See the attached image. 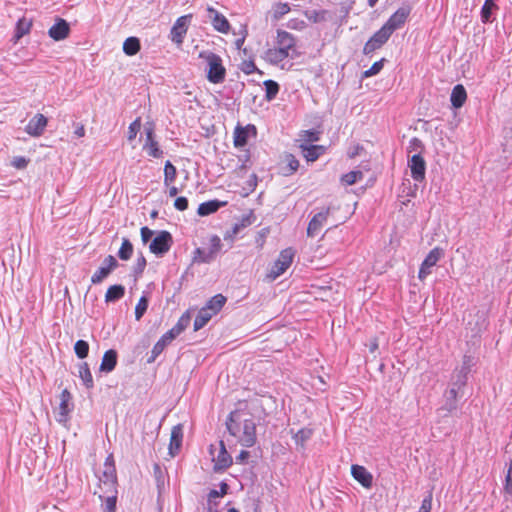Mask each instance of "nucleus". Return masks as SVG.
Instances as JSON below:
<instances>
[{
    "mask_svg": "<svg viewBox=\"0 0 512 512\" xmlns=\"http://www.w3.org/2000/svg\"><path fill=\"white\" fill-rule=\"evenodd\" d=\"M466 384L464 381L459 383L457 378L451 376L449 388L444 393V404L438 409L442 417H447L457 410L458 400L464 396L463 388Z\"/></svg>",
    "mask_w": 512,
    "mask_h": 512,
    "instance_id": "f257e3e1",
    "label": "nucleus"
},
{
    "mask_svg": "<svg viewBox=\"0 0 512 512\" xmlns=\"http://www.w3.org/2000/svg\"><path fill=\"white\" fill-rule=\"evenodd\" d=\"M199 58L205 60L207 63V79L209 82L219 84L225 80L226 69L223 66L222 59L219 55L212 51H201L199 53Z\"/></svg>",
    "mask_w": 512,
    "mask_h": 512,
    "instance_id": "f03ea898",
    "label": "nucleus"
},
{
    "mask_svg": "<svg viewBox=\"0 0 512 512\" xmlns=\"http://www.w3.org/2000/svg\"><path fill=\"white\" fill-rule=\"evenodd\" d=\"M295 256V250L291 247L283 249L276 261L274 262L271 270L269 272V277L272 280H275L280 275H282L292 264L293 258Z\"/></svg>",
    "mask_w": 512,
    "mask_h": 512,
    "instance_id": "7ed1b4c3",
    "label": "nucleus"
},
{
    "mask_svg": "<svg viewBox=\"0 0 512 512\" xmlns=\"http://www.w3.org/2000/svg\"><path fill=\"white\" fill-rule=\"evenodd\" d=\"M444 256V250L440 247L433 248L428 255L423 260L419 272L418 278L419 280H425L431 273L432 268L437 264V262Z\"/></svg>",
    "mask_w": 512,
    "mask_h": 512,
    "instance_id": "20e7f679",
    "label": "nucleus"
},
{
    "mask_svg": "<svg viewBox=\"0 0 512 512\" xmlns=\"http://www.w3.org/2000/svg\"><path fill=\"white\" fill-rule=\"evenodd\" d=\"M410 12L411 9L409 6L400 7L388 18L383 27L392 35L396 30L404 26Z\"/></svg>",
    "mask_w": 512,
    "mask_h": 512,
    "instance_id": "39448f33",
    "label": "nucleus"
},
{
    "mask_svg": "<svg viewBox=\"0 0 512 512\" xmlns=\"http://www.w3.org/2000/svg\"><path fill=\"white\" fill-rule=\"evenodd\" d=\"M173 245V238L170 232L160 231L157 236L152 240L149 249L156 255H164Z\"/></svg>",
    "mask_w": 512,
    "mask_h": 512,
    "instance_id": "423d86ee",
    "label": "nucleus"
},
{
    "mask_svg": "<svg viewBox=\"0 0 512 512\" xmlns=\"http://www.w3.org/2000/svg\"><path fill=\"white\" fill-rule=\"evenodd\" d=\"M192 19V15H183L179 17L170 30V39L173 43L177 45H181L183 43L184 37L187 33L190 21Z\"/></svg>",
    "mask_w": 512,
    "mask_h": 512,
    "instance_id": "0eeeda50",
    "label": "nucleus"
},
{
    "mask_svg": "<svg viewBox=\"0 0 512 512\" xmlns=\"http://www.w3.org/2000/svg\"><path fill=\"white\" fill-rule=\"evenodd\" d=\"M391 37V34L382 26L376 31L363 47V53L370 55L374 51L380 49Z\"/></svg>",
    "mask_w": 512,
    "mask_h": 512,
    "instance_id": "6e6552de",
    "label": "nucleus"
},
{
    "mask_svg": "<svg viewBox=\"0 0 512 512\" xmlns=\"http://www.w3.org/2000/svg\"><path fill=\"white\" fill-rule=\"evenodd\" d=\"M71 400V393L67 389H64L60 394V405L56 416L57 422L65 424L69 421L70 413L74 409V404Z\"/></svg>",
    "mask_w": 512,
    "mask_h": 512,
    "instance_id": "1a4fd4ad",
    "label": "nucleus"
},
{
    "mask_svg": "<svg viewBox=\"0 0 512 512\" xmlns=\"http://www.w3.org/2000/svg\"><path fill=\"white\" fill-rule=\"evenodd\" d=\"M331 207L322 208L321 211L316 213L308 223L307 236L315 237L319 234L324 224L327 222L328 216L330 215Z\"/></svg>",
    "mask_w": 512,
    "mask_h": 512,
    "instance_id": "9d476101",
    "label": "nucleus"
},
{
    "mask_svg": "<svg viewBox=\"0 0 512 512\" xmlns=\"http://www.w3.org/2000/svg\"><path fill=\"white\" fill-rule=\"evenodd\" d=\"M256 424L253 419L243 420L242 430L239 435V443L244 447H252L256 443Z\"/></svg>",
    "mask_w": 512,
    "mask_h": 512,
    "instance_id": "9b49d317",
    "label": "nucleus"
},
{
    "mask_svg": "<svg viewBox=\"0 0 512 512\" xmlns=\"http://www.w3.org/2000/svg\"><path fill=\"white\" fill-rule=\"evenodd\" d=\"M119 263L113 255H108L103 265L92 275V284H100L109 274L118 267Z\"/></svg>",
    "mask_w": 512,
    "mask_h": 512,
    "instance_id": "f8f14e48",
    "label": "nucleus"
},
{
    "mask_svg": "<svg viewBox=\"0 0 512 512\" xmlns=\"http://www.w3.org/2000/svg\"><path fill=\"white\" fill-rule=\"evenodd\" d=\"M144 130L146 133V141L143 145V150L147 151L148 155L153 158H161L163 156V151L155 140L153 124L146 125Z\"/></svg>",
    "mask_w": 512,
    "mask_h": 512,
    "instance_id": "ddd939ff",
    "label": "nucleus"
},
{
    "mask_svg": "<svg viewBox=\"0 0 512 512\" xmlns=\"http://www.w3.org/2000/svg\"><path fill=\"white\" fill-rule=\"evenodd\" d=\"M71 29L69 23L60 17L55 18V23L49 28L48 35L54 41H61L70 35Z\"/></svg>",
    "mask_w": 512,
    "mask_h": 512,
    "instance_id": "4468645a",
    "label": "nucleus"
},
{
    "mask_svg": "<svg viewBox=\"0 0 512 512\" xmlns=\"http://www.w3.org/2000/svg\"><path fill=\"white\" fill-rule=\"evenodd\" d=\"M408 166L411 170V176L415 181L422 182L425 179L426 162L421 154H414L408 160Z\"/></svg>",
    "mask_w": 512,
    "mask_h": 512,
    "instance_id": "2eb2a0df",
    "label": "nucleus"
},
{
    "mask_svg": "<svg viewBox=\"0 0 512 512\" xmlns=\"http://www.w3.org/2000/svg\"><path fill=\"white\" fill-rule=\"evenodd\" d=\"M298 56L299 53H290L289 51L277 46L266 50L264 59L272 65H279L287 58L295 59Z\"/></svg>",
    "mask_w": 512,
    "mask_h": 512,
    "instance_id": "dca6fc26",
    "label": "nucleus"
},
{
    "mask_svg": "<svg viewBox=\"0 0 512 512\" xmlns=\"http://www.w3.org/2000/svg\"><path fill=\"white\" fill-rule=\"evenodd\" d=\"M48 119L41 113H37L32 117L25 127V132L32 137H40L43 135L47 126Z\"/></svg>",
    "mask_w": 512,
    "mask_h": 512,
    "instance_id": "f3484780",
    "label": "nucleus"
},
{
    "mask_svg": "<svg viewBox=\"0 0 512 512\" xmlns=\"http://www.w3.org/2000/svg\"><path fill=\"white\" fill-rule=\"evenodd\" d=\"M214 466L213 470L215 472L225 471L227 468H229L232 463V457L227 452L225 444L223 441H220V450L216 458L213 459Z\"/></svg>",
    "mask_w": 512,
    "mask_h": 512,
    "instance_id": "a211bd4d",
    "label": "nucleus"
},
{
    "mask_svg": "<svg viewBox=\"0 0 512 512\" xmlns=\"http://www.w3.org/2000/svg\"><path fill=\"white\" fill-rule=\"evenodd\" d=\"M207 12L215 30L221 33H227L229 31L230 24L223 14L210 6L207 8Z\"/></svg>",
    "mask_w": 512,
    "mask_h": 512,
    "instance_id": "6ab92c4d",
    "label": "nucleus"
},
{
    "mask_svg": "<svg viewBox=\"0 0 512 512\" xmlns=\"http://www.w3.org/2000/svg\"><path fill=\"white\" fill-rule=\"evenodd\" d=\"M351 474L363 487L371 488L373 484L372 474L361 465L354 464L351 466Z\"/></svg>",
    "mask_w": 512,
    "mask_h": 512,
    "instance_id": "aec40b11",
    "label": "nucleus"
},
{
    "mask_svg": "<svg viewBox=\"0 0 512 512\" xmlns=\"http://www.w3.org/2000/svg\"><path fill=\"white\" fill-rule=\"evenodd\" d=\"M276 44L290 53H298L296 51V39L287 31L280 29L277 31Z\"/></svg>",
    "mask_w": 512,
    "mask_h": 512,
    "instance_id": "412c9836",
    "label": "nucleus"
},
{
    "mask_svg": "<svg viewBox=\"0 0 512 512\" xmlns=\"http://www.w3.org/2000/svg\"><path fill=\"white\" fill-rule=\"evenodd\" d=\"M175 339L172 333L167 331L161 338L155 343L151 350V355L147 359L148 363H153L156 358L164 351V349Z\"/></svg>",
    "mask_w": 512,
    "mask_h": 512,
    "instance_id": "4be33fe9",
    "label": "nucleus"
},
{
    "mask_svg": "<svg viewBox=\"0 0 512 512\" xmlns=\"http://www.w3.org/2000/svg\"><path fill=\"white\" fill-rule=\"evenodd\" d=\"M474 365V358L470 355H464L462 365L460 368H456L451 376L457 378V381L461 383L464 381L467 383L468 374L471 372V368Z\"/></svg>",
    "mask_w": 512,
    "mask_h": 512,
    "instance_id": "5701e85b",
    "label": "nucleus"
},
{
    "mask_svg": "<svg viewBox=\"0 0 512 512\" xmlns=\"http://www.w3.org/2000/svg\"><path fill=\"white\" fill-rule=\"evenodd\" d=\"M474 365V358L470 355H464L462 365L460 368H456L451 376L457 378V381L461 383L464 381L467 383L468 374L471 372V368Z\"/></svg>",
    "mask_w": 512,
    "mask_h": 512,
    "instance_id": "b1692460",
    "label": "nucleus"
},
{
    "mask_svg": "<svg viewBox=\"0 0 512 512\" xmlns=\"http://www.w3.org/2000/svg\"><path fill=\"white\" fill-rule=\"evenodd\" d=\"M242 425L243 421L240 418V412L237 410L230 412L226 420V428L229 434L239 439Z\"/></svg>",
    "mask_w": 512,
    "mask_h": 512,
    "instance_id": "393cba45",
    "label": "nucleus"
},
{
    "mask_svg": "<svg viewBox=\"0 0 512 512\" xmlns=\"http://www.w3.org/2000/svg\"><path fill=\"white\" fill-rule=\"evenodd\" d=\"M183 440V428L181 424H178L172 428L170 443H169V453L172 457H174L180 450Z\"/></svg>",
    "mask_w": 512,
    "mask_h": 512,
    "instance_id": "a878e982",
    "label": "nucleus"
},
{
    "mask_svg": "<svg viewBox=\"0 0 512 512\" xmlns=\"http://www.w3.org/2000/svg\"><path fill=\"white\" fill-rule=\"evenodd\" d=\"M299 148L308 162L316 161L325 152V147L322 145L301 143Z\"/></svg>",
    "mask_w": 512,
    "mask_h": 512,
    "instance_id": "bb28decb",
    "label": "nucleus"
},
{
    "mask_svg": "<svg viewBox=\"0 0 512 512\" xmlns=\"http://www.w3.org/2000/svg\"><path fill=\"white\" fill-rule=\"evenodd\" d=\"M117 359H118V354H117L116 350H114V349L107 350L102 357V361L100 364V371L105 372V373L112 372L117 365Z\"/></svg>",
    "mask_w": 512,
    "mask_h": 512,
    "instance_id": "cd10ccee",
    "label": "nucleus"
},
{
    "mask_svg": "<svg viewBox=\"0 0 512 512\" xmlns=\"http://www.w3.org/2000/svg\"><path fill=\"white\" fill-rule=\"evenodd\" d=\"M256 134V127L254 125H247L246 127L237 126L234 130V146L243 147L247 144L249 137V130Z\"/></svg>",
    "mask_w": 512,
    "mask_h": 512,
    "instance_id": "c85d7f7f",
    "label": "nucleus"
},
{
    "mask_svg": "<svg viewBox=\"0 0 512 512\" xmlns=\"http://www.w3.org/2000/svg\"><path fill=\"white\" fill-rule=\"evenodd\" d=\"M467 99V93L463 85L458 84L452 89L450 101L454 108H461Z\"/></svg>",
    "mask_w": 512,
    "mask_h": 512,
    "instance_id": "c756f323",
    "label": "nucleus"
},
{
    "mask_svg": "<svg viewBox=\"0 0 512 512\" xmlns=\"http://www.w3.org/2000/svg\"><path fill=\"white\" fill-rule=\"evenodd\" d=\"M499 7L493 0H485L481 11L480 18L482 23H491L493 21L492 15L494 12L498 11Z\"/></svg>",
    "mask_w": 512,
    "mask_h": 512,
    "instance_id": "7c9ffc66",
    "label": "nucleus"
},
{
    "mask_svg": "<svg viewBox=\"0 0 512 512\" xmlns=\"http://www.w3.org/2000/svg\"><path fill=\"white\" fill-rule=\"evenodd\" d=\"M226 301L227 298L224 295L216 294L206 303L204 308L214 316L221 311Z\"/></svg>",
    "mask_w": 512,
    "mask_h": 512,
    "instance_id": "2f4dec72",
    "label": "nucleus"
},
{
    "mask_svg": "<svg viewBox=\"0 0 512 512\" xmlns=\"http://www.w3.org/2000/svg\"><path fill=\"white\" fill-rule=\"evenodd\" d=\"M225 204V202H220L218 200H210L207 202H203L199 205L197 213L200 216H207L212 213H215L216 211H218L220 207L224 206Z\"/></svg>",
    "mask_w": 512,
    "mask_h": 512,
    "instance_id": "473e14b6",
    "label": "nucleus"
},
{
    "mask_svg": "<svg viewBox=\"0 0 512 512\" xmlns=\"http://www.w3.org/2000/svg\"><path fill=\"white\" fill-rule=\"evenodd\" d=\"M78 376L87 389L94 387V381L88 363L83 362L79 365Z\"/></svg>",
    "mask_w": 512,
    "mask_h": 512,
    "instance_id": "72a5a7b5",
    "label": "nucleus"
},
{
    "mask_svg": "<svg viewBox=\"0 0 512 512\" xmlns=\"http://www.w3.org/2000/svg\"><path fill=\"white\" fill-rule=\"evenodd\" d=\"M125 295V287L120 284L110 286L105 294V301L107 303L116 302Z\"/></svg>",
    "mask_w": 512,
    "mask_h": 512,
    "instance_id": "f704fd0d",
    "label": "nucleus"
},
{
    "mask_svg": "<svg viewBox=\"0 0 512 512\" xmlns=\"http://www.w3.org/2000/svg\"><path fill=\"white\" fill-rule=\"evenodd\" d=\"M141 48L140 40L137 37H128L123 43V52L127 56L136 55Z\"/></svg>",
    "mask_w": 512,
    "mask_h": 512,
    "instance_id": "c9c22d12",
    "label": "nucleus"
},
{
    "mask_svg": "<svg viewBox=\"0 0 512 512\" xmlns=\"http://www.w3.org/2000/svg\"><path fill=\"white\" fill-rule=\"evenodd\" d=\"M312 435L313 429L305 427L298 430L294 434L293 439L295 440V444L297 445V447L305 449V444L312 437Z\"/></svg>",
    "mask_w": 512,
    "mask_h": 512,
    "instance_id": "e433bc0d",
    "label": "nucleus"
},
{
    "mask_svg": "<svg viewBox=\"0 0 512 512\" xmlns=\"http://www.w3.org/2000/svg\"><path fill=\"white\" fill-rule=\"evenodd\" d=\"M304 16L312 23L324 22L327 19L328 11L321 9H307L303 12Z\"/></svg>",
    "mask_w": 512,
    "mask_h": 512,
    "instance_id": "4c0bfd02",
    "label": "nucleus"
},
{
    "mask_svg": "<svg viewBox=\"0 0 512 512\" xmlns=\"http://www.w3.org/2000/svg\"><path fill=\"white\" fill-rule=\"evenodd\" d=\"M212 317L213 315L210 312H208L204 307H202L194 320V330L198 331L202 329L211 320Z\"/></svg>",
    "mask_w": 512,
    "mask_h": 512,
    "instance_id": "58836bf2",
    "label": "nucleus"
},
{
    "mask_svg": "<svg viewBox=\"0 0 512 512\" xmlns=\"http://www.w3.org/2000/svg\"><path fill=\"white\" fill-rule=\"evenodd\" d=\"M190 324V316L185 313L177 321V323L168 330L176 338L179 336Z\"/></svg>",
    "mask_w": 512,
    "mask_h": 512,
    "instance_id": "ea45409f",
    "label": "nucleus"
},
{
    "mask_svg": "<svg viewBox=\"0 0 512 512\" xmlns=\"http://www.w3.org/2000/svg\"><path fill=\"white\" fill-rule=\"evenodd\" d=\"M31 27H32L31 20L26 19L25 17L19 19L16 24L15 38L20 39L24 35L28 34L30 32Z\"/></svg>",
    "mask_w": 512,
    "mask_h": 512,
    "instance_id": "a19ab883",
    "label": "nucleus"
},
{
    "mask_svg": "<svg viewBox=\"0 0 512 512\" xmlns=\"http://www.w3.org/2000/svg\"><path fill=\"white\" fill-rule=\"evenodd\" d=\"M132 254L133 244L130 242L129 239L123 238L122 245L117 253L118 257L123 261H127L132 257Z\"/></svg>",
    "mask_w": 512,
    "mask_h": 512,
    "instance_id": "79ce46f5",
    "label": "nucleus"
},
{
    "mask_svg": "<svg viewBox=\"0 0 512 512\" xmlns=\"http://www.w3.org/2000/svg\"><path fill=\"white\" fill-rule=\"evenodd\" d=\"M264 87H265V98L267 101H272L275 99L277 94L279 93L280 86L279 84L274 80H265L264 81Z\"/></svg>",
    "mask_w": 512,
    "mask_h": 512,
    "instance_id": "37998d69",
    "label": "nucleus"
},
{
    "mask_svg": "<svg viewBox=\"0 0 512 512\" xmlns=\"http://www.w3.org/2000/svg\"><path fill=\"white\" fill-rule=\"evenodd\" d=\"M177 177L176 167L170 162L166 161L164 166V185L170 186Z\"/></svg>",
    "mask_w": 512,
    "mask_h": 512,
    "instance_id": "c03bdc74",
    "label": "nucleus"
},
{
    "mask_svg": "<svg viewBox=\"0 0 512 512\" xmlns=\"http://www.w3.org/2000/svg\"><path fill=\"white\" fill-rule=\"evenodd\" d=\"M193 254V261L196 263H211L215 260L213 255L203 248H196Z\"/></svg>",
    "mask_w": 512,
    "mask_h": 512,
    "instance_id": "a18cd8bd",
    "label": "nucleus"
},
{
    "mask_svg": "<svg viewBox=\"0 0 512 512\" xmlns=\"http://www.w3.org/2000/svg\"><path fill=\"white\" fill-rule=\"evenodd\" d=\"M363 172L360 170L350 171L341 177V181L346 185H353L356 182L362 180Z\"/></svg>",
    "mask_w": 512,
    "mask_h": 512,
    "instance_id": "49530a36",
    "label": "nucleus"
},
{
    "mask_svg": "<svg viewBox=\"0 0 512 512\" xmlns=\"http://www.w3.org/2000/svg\"><path fill=\"white\" fill-rule=\"evenodd\" d=\"M74 351L79 359H84L89 353V344L85 340H78L74 345Z\"/></svg>",
    "mask_w": 512,
    "mask_h": 512,
    "instance_id": "de8ad7c7",
    "label": "nucleus"
},
{
    "mask_svg": "<svg viewBox=\"0 0 512 512\" xmlns=\"http://www.w3.org/2000/svg\"><path fill=\"white\" fill-rule=\"evenodd\" d=\"M146 265H147L146 258L144 257V255L142 253H140V255L136 259V262L133 266V274H134L135 279L139 278L143 274V272L146 268Z\"/></svg>",
    "mask_w": 512,
    "mask_h": 512,
    "instance_id": "09e8293b",
    "label": "nucleus"
},
{
    "mask_svg": "<svg viewBox=\"0 0 512 512\" xmlns=\"http://www.w3.org/2000/svg\"><path fill=\"white\" fill-rule=\"evenodd\" d=\"M385 61L386 59L382 58L381 60L374 62L368 70L363 72L362 78H369L380 73V71L383 69Z\"/></svg>",
    "mask_w": 512,
    "mask_h": 512,
    "instance_id": "8fccbe9b",
    "label": "nucleus"
},
{
    "mask_svg": "<svg viewBox=\"0 0 512 512\" xmlns=\"http://www.w3.org/2000/svg\"><path fill=\"white\" fill-rule=\"evenodd\" d=\"M290 11V6L288 3H276L273 6V18L275 20H279L284 15H286Z\"/></svg>",
    "mask_w": 512,
    "mask_h": 512,
    "instance_id": "3c124183",
    "label": "nucleus"
},
{
    "mask_svg": "<svg viewBox=\"0 0 512 512\" xmlns=\"http://www.w3.org/2000/svg\"><path fill=\"white\" fill-rule=\"evenodd\" d=\"M148 299L146 296H141L136 307H135V318L136 320H140L142 316L145 314L148 308Z\"/></svg>",
    "mask_w": 512,
    "mask_h": 512,
    "instance_id": "603ef678",
    "label": "nucleus"
},
{
    "mask_svg": "<svg viewBox=\"0 0 512 512\" xmlns=\"http://www.w3.org/2000/svg\"><path fill=\"white\" fill-rule=\"evenodd\" d=\"M222 248V242L219 236L213 235L210 238V248L207 250L211 255H213V258L216 259L218 253L221 251Z\"/></svg>",
    "mask_w": 512,
    "mask_h": 512,
    "instance_id": "864d4df0",
    "label": "nucleus"
},
{
    "mask_svg": "<svg viewBox=\"0 0 512 512\" xmlns=\"http://www.w3.org/2000/svg\"><path fill=\"white\" fill-rule=\"evenodd\" d=\"M103 477L105 483L113 484L116 481V469L114 464L104 465Z\"/></svg>",
    "mask_w": 512,
    "mask_h": 512,
    "instance_id": "5fc2aeb1",
    "label": "nucleus"
},
{
    "mask_svg": "<svg viewBox=\"0 0 512 512\" xmlns=\"http://www.w3.org/2000/svg\"><path fill=\"white\" fill-rule=\"evenodd\" d=\"M320 140V133L316 130H305L301 134V141L304 143H313Z\"/></svg>",
    "mask_w": 512,
    "mask_h": 512,
    "instance_id": "6e6d98bb",
    "label": "nucleus"
},
{
    "mask_svg": "<svg viewBox=\"0 0 512 512\" xmlns=\"http://www.w3.org/2000/svg\"><path fill=\"white\" fill-rule=\"evenodd\" d=\"M286 162H287V168H288V173H286V175H290V174L296 172L297 169L299 168V161L292 154H288L286 156Z\"/></svg>",
    "mask_w": 512,
    "mask_h": 512,
    "instance_id": "4d7b16f0",
    "label": "nucleus"
},
{
    "mask_svg": "<svg viewBox=\"0 0 512 512\" xmlns=\"http://www.w3.org/2000/svg\"><path fill=\"white\" fill-rule=\"evenodd\" d=\"M140 128H141V121H140V118H137L129 125V130H128V140L129 141H132L133 139H135Z\"/></svg>",
    "mask_w": 512,
    "mask_h": 512,
    "instance_id": "13d9d810",
    "label": "nucleus"
},
{
    "mask_svg": "<svg viewBox=\"0 0 512 512\" xmlns=\"http://www.w3.org/2000/svg\"><path fill=\"white\" fill-rule=\"evenodd\" d=\"M512 460H510L507 475L505 477L504 491L505 494L512 496Z\"/></svg>",
    "mask_w": 512,
    "mask_h": 512,
    "instance_id": "bf43d9fd",
    "label": "nucleus"
},
{
    "mask_svg": "<svg viewBox=\"0 0 512 512\" xmlns=\"http://www.w3.org/2000/svg\"><path fill=\"white\" fill-rule=\"evenodd\" d=\"M250 152L247 150L244 154L238 156V160L241 162V164L238 167L239 171H246L248 168H250Z\"/></svg>",
    "mask_w": 512,
    "mask_h": 512,
    "instance_id": "052dcab7",
    "label": "nucleus"
},
{
    "mask_svg": "<svg viewBox=\"0 0 512 512\" xmlns=\"http://www.w3.org/2000/svg\"><path fill=\"white\" fill-rule=\"evenodd\" d=\"M422 150H423L422 141L417 137L412 138L409 142L408 152L410 153V152L414 151V152L421 154Z\"/></svg>",
    "mask_w": 512,
    "mask_h": 512,
    "instance_id": "680f3d73",
    "label": "nucleus"
},
{
    "mask_svg": "<svg viewBox=\"0 0 512 512\" xmlns=\"http://www.w3.org/2000/svg\"><path fill=\"white\" fill-rule=\"evenodd\" d=\"M29 163V159L24 156L14 157L11 161V165L16 169H25Z\"/></svg>",
    "mask_w": 512,
    "mask_h": 512,
    "instance_id": "e2e57ef3",
    "label": "nucleus"
},
{
    "mask_svg": "<svg viewBox=\"0 0 512 512\" xmlns=\"http://www.w3.org/2000/svg\"><path fill=\"white\" fill-rule=\"evenodd\" d=\"M432 509V493H428V495L422 500L421 506L419 508V512H430Z\"/></svg>",
    "mask_w": 512,
    "mask_h": 512,
    "instance_id": "0e129e2a",
    "label": "nucleus"
},
{
    "mask_svg": "<svg viewBox=\"0 0 512 512\" xmlns=\"http://www.w3.org/2000/svg\"><path fill=\"white\" fill-rule=\"evenodd\" d=\"M241 70L247 75L258 71L255 63L252 60L243 61V63L241 64Z\"/></svg>",
    "mask_w": 512,
    "mask_h": 512,
    "instance_id": "69168bd1",
    "label": "nucleus"
},
{
    "mask_svg": "<svg viewBox=\"0 0 512 512\" xmlns=\"http://www.w3.org/2000/svg\"><path fill=\"white\" fill-rule=\"evenodd\" d=\"M242 228H245V224H238V223H235L232 227V229L230 231H227L225 236H224V239L227 240V239H231L233 241V238L236 234H238L240 232V230Z\"/></svg>",
    "mask_w": 512,
    "mask_h": 512,
    "instance_id": "338daca9",
    "label": "nucleus"
},
{
    "mask_svg": "<svg viewBox=\"0 0 512 512\" xmlns=\"http://www.w3.org/2000/svg\"><path fill=\"white\" fill-rule=\"evenodd\" d=\"M174 207L179 211H185L188 208V199L186 197H177L174 202Z\"/></svg>",
    "mask_w": 512,
    "mask_h": 512,
    "instance_id": "774afa93",
    "label": "nucleus"
}]
</instances>
